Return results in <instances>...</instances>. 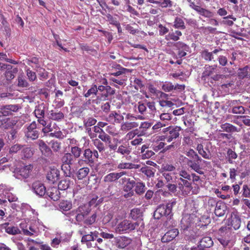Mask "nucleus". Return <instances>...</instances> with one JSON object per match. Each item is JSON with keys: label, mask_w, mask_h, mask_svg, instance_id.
I'll return each mask as SVG.
<instances>
[{"label": "nucleus", "mask_w": 250, "mask_h": 250, "mask_svg": "<svg viewBox=\"0 0 250 250\" xmlns=\"http://www.w3.org/2000/svg\"><path fill=\"white\" fill-rule=\"evenodd\" d=\"M125 217V212L120 211L116 215L115 221L112 222L113 226L117 224L115 228L116 232L120 234L128 233L136 229L137 226L139 225V222L132 223L130 221L127 220H124L119 222Z\"/></svg>", "instance_id": "f257e3e1"}, {"label": "nucleus", "mask_w": 250, "mask_h": 250, "mask_svg": "<svg viewBox=\"0 0 250 250\" xmlns=\"http://www.w3.org/2000/svg\"><path fill=\"white\" fill-rule=\"evenodd\" d=\"M90 208L88 205H83L80 206L75 211L76 219L77 222H81L84 220V223L86 225H90L93 224L96 221L97 215L96 213L93 214L90 217L85 219V216L90 212Z\"/></svg>", "instance_id": "f03ea898"}, {"label": "nucleus", "mask_w": 250, "mask_h": 250, "mask_svg": "<svg viewBox=\"0 0 250 250\" xmlns=\"http://www.w3.org/2000/svg\"><path fill=\"white\" fill-rule=\"evenodd\" d=\"M45 229H48L45 226L39 219L32 220L31 225L29 227V230H24V234L31 236L34 234H37L42 230H44Z\"/></svg>", "instance_id": "7ed1b4c3"}, {"label": "nucleus", "mask_w": 250, "mask_h": 250, "mask_svg": "<svg viewBox=\"0 0 250 250\" xmlns=\"http://www.w3.org/2000/svg\"><path fill=\"white\" fill-rule=\"evenodd\" d=\"M180 160L187 163L188 166L192 169L197 172L199 174H202L203 172L201 170L199 161L200 160H189V159L183 156H181Z\"/></svg>", "instance_id": "20e7f679"}, {"label": "nucleus", "mask_w": 250, "mask_h": 250, "mask_svg": "<svg viewBox=\"0 0 250 250\" xmlns=\"http://www.w3.org/2000/svg\"><path fill=\"white\" fill-rule=\"evenodd\" d=\"M170 206L166 205H160L155 211L154 216L156 218L159 219L162 216H167L170 214L171 211L170 210Z\"/></svg>", "instance_id": "39448f33"}, {"label": "nucleus", "mask_w": 250, "mask_h": 250, "mask_svg": "<svg viewBox=\"0 0 250 250\" xmlns=\"http://www.w3.org/2000/svg\"><path fill=\"white\" fill-rule=\"evenodd\" d=\"M59 176L60 171L58 169L54 166L49 167L46 175L47 179L48 181L54 183L59 179Z\"/></svg>", "instance_id": "423d86ee"}, {"label": "nucleus", "mask_w": 250, "mask_h": 250, "mask_svg": "<svg viewBox=\"0 0 250 250\" xmlns=\"http://www.w3.org/2000/svg\"><path fill=\"white\" fill-rule=\"evenodd\" d=\"M33 152L32 148L17 145V152L21 154L22 158H30L33 155Z\"/></svg>", "instance_id": "0eeeda50"}, {"label": "nucleus", "mask_w": 250, "mask_h": 250, "mask_svg": "<svg viewBox=\"0 0 250 250\" xmlns=\"http://www.w3.org/2000/svg\"><path fill=\"white\" fill-rule=\"evenodd\" d=\"M164 139V136L158 135H154L151 138V141L153 143L152 146L155 151H158L164 147L165 143L161 142H159V141L163 140Z\"/></svg>", "instance_id": "6e6552de"}, {"label": "nucleus", "mask_w": 250, "mask_h": 250, "mask_svg": "<svg viewBox=\"0 0 250 250\" xmlns=\"http://www.w3.org/2000/svg\"><path fill=\"white\" fill-rule=\"evenodd\" d=\"M26 136L27 138L33 140L37 139L39 136L38 131L36 130V124L35 122L32 123L27 128Z\"/></svg>", "instance_id": "1a4fd4ad"}, {"label": "nucleus", "mask_w": 250, "mask_h": 250, "mask_svg": "<svg viewBox=\"0 0 250 250\" xmlns=\"http://www.w3.org/2000/svg\"><path fill=\"white\" fill-rule=\"evenodd\" d=\"M32 189L36 194L39 196H42L46 193V189L44 185L40 182H35L32 186Z\"/></svg>", "instance_id": "9d476101"}, {"label": "nucleus", "mask_w": 250, "mask_h": 250, "mask_svg": "<svg viewBox=\"0 0 250 250\" xmlns=\"http://www.w3.org/2000/svg\"><path fill=\"white\" fill-rule=\"evenodd\" d=\"M135 186V182L134 180H130V179L127 181L126 184L125 185L124 189L126 193H125L124 196L125 198H129L131 197L133 194L132 190L133 188Z\"/></svg>", "instance_id": "9b49d317"}, {"label": "nucleus", "mask_w": 250, "mask_h": 250, "mask_svg": "<svg viewBox=\"0 0 250 250\" xmlns=\"http://www.w3.org/2000/svg\"><path fill=\"white\" fill-rule=\"evenodd\" d=\"M123 120V116L115 111H112L107 118V121L113 124L120 123Z\"/></svg>", "instance_id": "f8f14e48"}, {"label": "nucleus", "mask_w": 250, "mask_h": 250, "mask_svg": "<svg viewBox=\"0 0 250 250\" xmlns=\"http://www.w3.org/2000/svg\"><path fill=\"white\" fill-rule=\"evenodd\" d=\"M179 234L178 229H173L168 231L162 238V241L163 242H167L172 240L175 238Z\"/></svg>", "instance_id": "ddd939ff"}, {"label": "nucleus", "mask_w": 250, "mask_h": 250, "mask_svg": "<svg viewBox=\"0 0 250 250\" xmlns=\"http://www.w3.org/2000/svg\"><path fill=\"white\" fill-rule=\"evenodd\" d=\"M46 195L53 201H57L60 198V193L58 188L51 187L46 190Z\"/></svg>", "instance_id": "4468645a"}, {"label": "nucleus", "mask_w": 250, "mask_h": 250, "mask_svg": "<svg viewBox=\"0 0 250 250\" xmlns=\"http://www.w3.org/2000/svg\"><path fill=\"white\" fill-rule=\"evenodd\" d=\"M130 217L134 220L138 219V221L137 222H139V225L141 224V227L143 228V222L141 219V217L142 216V210L137 208H135L132 209L131 210L130 213Z\"/></svg>", "instance_id": "2eb2a0df"}, {"label": "nucleus", "mask_w": 250, "mask_h": 250, "mask_svg": "<svg viewBox=\"0 0 250 250\" xmlns=\"http://www.w3.org/2000/svg\"><path fill=\"white\" fill-rule=\"evenodd\" d=\"M213 241L210 237H205L200 241L199 247L203 250L204 248H208L213 245Z\"/></svg>", "instance_id": "dca6fc26"}, {"label": "nucleus", "mask_w": 250, "mask_h": 250, "mask_svg": "<svg viewBox=\"0 0 250 250\" xmlns=\"http://www.w3.org/2000/svg\"><path fill=\"white\" fill-rule=\"evenodd\" d=\"M73 184V181H71L70 177H66L61 180L58 185V189L60 190H65L67 189L71 185Z\"/></svg>", "instance_id": "f3484780"}, {"label": "nucleus", "mask_w": 250, "mask_h": 250, "mask_svg": "<svg viewBox=\"0 0 250 250\" xmlns=\"http://www.w3.org/2000/svg\"><path fill=\"white\" fill-rule=\"evenodd\" d=\"M216 65H206L205 67V70L203 73L202 77L206 80L207 77H209L211 76L213 73L216 72Z\"/></svg>", "instance_id": "a211bd4d"}, {"label": "nucleus", "mask_w": 250, "mask_h": 250, "mask_svg": "<svg viewBox=\"0 0 250 250\" xmlns=\"http://www.w3.org/2000/svg\"><path fill=\"white\" fill-rule=\"evenodd\" d=\"M125 174L124 172L118 173H110L104 177V181L105 182L114 181L122 177Z\"/></svg>", "instance_id": "6ab92c4d"}, {"label": "nucleus", "mask_w": 250, "mask_h": 250, "mask_svg": "<svg viewBox=\"0 0 250 250\" xmlns=\"http://www.w3.org/2000/svg\"><path fill=\"white\" fill-rule=\"evenodd\" d=\"M192 223L190 215L186 214L182 218L181 221V227L184 229H187Z\"/></svg>", "instance_id": "aec40b11"}, {"label": "nucleus", "mask_w": 250, "mask_h": 250, "mask_svg": "<svg viewBox=\"0 0 250 250\" xmlns=\"http://www.w3.org/2000/svg\"><path fill=\"white\" fill-rule=\"evenodd\" d=\"M33 169V166L31 165H28L27 166H25L23 168H21L20 171H19V174L18 175H17V178H18V176L19 175L21 176L23 178H27L30 172H31L32 170Z\"/></svg>", "instance_id": "412c9836"}, {"label": "nucleus", "mask_w": 250, "mask_h": 250, "mask_svg": "<svg viewBox=\"0 0 250 250\" xmlns=\"http://www.w3.org/2000/svg\"><path fill=\"white\" fill-rule=\"evenodd\" d=\"M139 126V124L135 122H126L121 125V129L123 131H127Z\"/></svg>", "instance_id": "4be33fe9"}, {"label": "nucleus", "mask_w": 250, "mask_h": 250, "mask_svg": "<svg viewBox=\"0 0 250 250\" xmlns=\"http://www.w3.org/2000/svg\"><path fill=\"white\" fill-rule=\"evenodd\" d=\"M226 210V206L224 204L218 203L215 208L214 213L217 216H223Z\"/></svg>", "instance_id": "5701e85b"}, {"label": "nucleus", "mask_w": 250, "mask_h": 250, "mask_svg": "<svg viewBox=\"0 0 250 250\" xmlns=\"http://www.w3.org/2000/svg\"><path fill=\"white\" fill-rule=\"evenodd\" d=\"M48 118L50 119L59 121L64 118V115L62 112H55L51 110L48 114Z\"/></svg>", "instance_id": "b1692460"}, {"label": "nucleus", "mask_w": 250, "mask_h": 250, "mask_svg": "<svg viewBox=\"0 0 250 250\" xmlns=\"http://www.w3.org/2000/svg\"><path fill=\"white\" fill-rule=\"evenodd\" d=\"M15 222H6L3 224L2 226L5 228L7 233L11 234H16V229L15 228Z\"/></svg>", "instance_id": "393cba45"}, {"label": "nucleus", "mask_w": 250, "mask_h": 250, "mask_svg": "<svg viewBox=\"0 0 250 250\" xmlns=\"http://www.w3.org/2000/svg\"><path fill=\"white\" fill-rule=\"evenodd\" d=\"M197 150L198 153L204 158L209 159L210 154L208 149H204L202 144H198L197 146Z\"/></svg>", "instance_id": "a878e982"}, {"label": "nucleus", "mask_w": 250, "mask_h": 250, "mask_svg": "<svg viewBox=\"0 0 250 250\" xmlns=\"http://www.w3.org/2000/svg\"><path fill=\"white\" fill-rule=\"evenodd\" d=\"M176 46L179 48L182 49L181 51H179L178 56L179 57H183L186 55V51H188L189 47L186 44L181 42H178L176 43Z\"/></svg>", "instance_id": "bb28decb"}, {"label": "nucleus", "mask_w": 250, "mask_h": 250, "mask_svg": "<svg viewBox=\"0 0 250 250\" xmlns=\"http://www.w3.org/2000/svg\"><path fill=\"white\" fill-rule=\"evenodd\" d=\"M182 35V33L180 31L176 30L175 32L169 33L166 36V40H173L174 41H177L179 39V37Z\"/></svg>", "instance_id": "cd10ccee"}, {"label": "nucleus", "mask_w": 250, "mask_h": 250, "mask_svg": "<svg viewBox=\"0 0 250 250\" xmlns=\"http://www.w3.org/2000/svg\"><path fill=\"white\" fill-rule=\"evenodd\" d=\"M131 240L128 238L124 236L118 239L117 246L120 248H124L130 244Z\"/></svg>", "instance_id": "c85d7f7f"}, {"label": "nucleus", "mask_w": 250, "mask_h": 250, "mask_svg": "<svg viewBox=\"0 0 250 250\" xmlns=\"http://www.w3.org/2000/svg\"><path fill=\"white\" fill-rule=\"evenodd\" d=\"M72 207V202L68 200H62L59 204L60 209L63 211H68Z\"/></svg>", "instance_id": "c756f323"}, {"label": "nucleus", "mask_w": 250, "mask_h": 250, "mask_svg": "<svg viewBox=\"0 0 250 250\" xmlns=\"http://www.w3.org/2000/svg\"><path fill=\"white\" fill-rule=\"evenodd\" d=\"M38 144L42 154L46 155L49 154L50 152V149L49 147L47 146L43 141H38Z\"/></svg>", "instance_id": "7c9ffc66"}, {"label": "nucleus", "mask_w": 250, "mask_h": 250, "mask_svg": "<svg viewBox=\"0 0 250 250\" xmlns=\"http://www.w3.org/2000/svg\"><path fill=\"white\" fill-rule=\"evenodd\" d=\"M93 235L90 234L84 235L82 238V242L83 243H86L88 248L92 247L91 242L94 241Z\"/></svg>", "instance_id": "2f4dec72"}, {"label": "nucleus", "mask_w": 250, "mask_h": 250, "mask_svg": "<svg viewBox=\"0 0 250 250\" xmlns=\"http://www.w3.org/2000/svg\"><path fill=\"white\" fill-rule=\"evenodd\" d=\"M16 110V106L12 105H9L6 106L4 108L0 111V117L2 116H7L11 114L12 111H15Z\"/></svg>", "instance_id": "473e14b6"}, {"label": "nucleus", "mask_w": 250, "mask_h": 250, "mask_svg": "<svg viewBox=\"0 0 250 250\" xmlns=\"http://www.w3.org/2000/svg\"><path fill=\"white\" fill-rule=\"evenodd\" d=\"M241 219L240 217L237 215L232 216L231 217V225L235 230L239 229L241 226Z\"/></svg>", "instance_id": "72a5a7b5"}, {"label": "nucleus", "mask_w": 250, "mask_h": 250, "mask_svg": "<svg viewBox=\"0 0 250 250\" xmlns=\"http://www.w3.org/2000/svg\"><path fill=\"white\" fill-rule=\"evenodd\" d=\"M165 130H168L169 133V135L172 138H176L179 135V132L181 130V128L179 126H175L174 127H168L165 128Z\"/></svg>", "instance_id": "f704fd0d"}, {"label": "nucleus", "mask_w": 250, "mask_h": 250, "mask_svg": "<svg viewBox=\"0 0 250 250\" xmlns=\"http://www.w3.org/2000/svg\"><path fill=\"white\" fill-rule=\"evenodd\" d=\"M74 159L73 156L69 153H66L64 154L62 158V163L72 165L74 162Z\"/></svg>", "instance_id": "c9c22d12"}, {"label": "nucleus", "mask_w": 250, "mask_h": 250, "mask_svg": "<svg viewBox=\"0 0 250 250\" xmlns=\"http://www.w3.org/2000/svg\"><path fill=\"white\" fill-rule=\"evenodd\" d=\"M221 49H215L212 52H208L207 51H204L202 52V57L207 61H211L213 59V54H217Z\"/></svg>", "instance_id": "e433bc0d"}, {"label": "nucleus", "mask_w": 250, "mask_h": 250, "mask_svg": "<svg viewBox=\"0 0 250 250\" xmlns=\"http://www.w3.org/2000/svg\"><path fill=\"white\" fill-rule=\"evenodd\" d=\"M20 221L19 226L21 229H17V234L18 233H23L24 234V230H29L27 229V220L24 219H21Z\"/></svg>", "instance_id": "4c0bfd02"}, {"label": "nucleus", "mask_w": 250, "mask_h": 250, "mask_svg": "<svg viewBox=\"0 0 250 250\" xmlns=\"http://www.w3.org/2000/svg\"><path fill=\"white\" fill-rule=\"evenodd\" d=\"M148 90L150 91V92L153 94L154 96H155L156 98H162L166 95V94L164 93L157 90L152 85H150L149 86Z\"/></svg>", "instance_id": "58836bf2"}, {"label": "nucleus", "mask_w": 250, "mask_h": 250, "mask_svg": "<svg viewBox=\"0 0 250 250\" xmlns=\"http://www.w3.org/2000/svg\"><path fill=\"white\" fill-rule=\"evenodd\" d=\"M89 169L88 167L80 168L77 172V177L79 179H83L85 178L89 173Z\"/></svg>", "instance_id": "ea45409f"}, {"label": "nucleus", "mask_w": 250, "mask_h": 250, "mask_svg": "<svg viewBox=\"0 0 250 250\" xmlns=\"http://www.w3.org/2000/svg\"><path fill=\"white\" fill-rule=\"evenodd\" d=\"M138 167L139 166L138 165H134L129 163H121L118 166V168L120 169H131Z\"/></svg>", "instance_id": "a19ab883"}, {"label": "nucleus", "mask_w": 250, "mask_h": 250, "mask_svg": "<svg viewBox=\"0 0 250 250\" xmlns=\"http://www.w3.org/2000/svg\"><path fill=\"white\" fill-rule=\"evenodd\" d=\"M174 26L176 28L184 29L185 23L183 20L180 18H176L174 22Z\"/></svg>", "instance_id": "79ce46f5"}, {"label": "nucleus", "mask_w": 250, "mask_h": 250, "mask_svg": "<svg viewBox=\"0 0 250 250\" xmlns=\"http://www.w3.org/2000/svg\"><path fill=\"white\" fill-rule=\"evenodd\" d=\"M185 153L188 157L191 159V160H200L199 156L192 149H189L188 151H186Z\"/></svg>", "instance_id": "37998d69"}, {"label": "nucleus", "mask_w": 250, "mask_h": 250, "mask_svg": "<svg viewBox=\"0 0 250 250\" xmlns=\"http://www.w3.org/2000/svg\"><path fill=\"white\" fill-rule=\"evenodd\" d=\"M71 165L62 163V169L66 177H70Z\"/></svg>", "instance_id": "c03bdc74"}, {"label": "nucleus", "mask_w": 250, "mask_h": 250, "mask_svg": "<svg viewBox=\"0 0 250 250\" xmlns=\"http://www.w3.org/2000/svg\"><path fill=\"white\" fill-rule=\"evenodd\" d=\"M247 109L242 106H234L232 108V112L234 114L248 113Z\"/></svg>", "instance_id": "a18cd8bd"}, {"label": "nucleus", "mask_w": 250, "mask_h": 250, "mask_svg": "<svg viewBox=\"0 0 250 250\" xmlns=\"http://www.w3.org/2000/svg\"><path fill=\"white\" fill-rule=\"evenodd\" d=\"M175 169V167L171 164H163L162 166V172L167 171V172H171Z\"/></svg>", "instance_id": "49530a36"}, {"label": "nucleus", "mask_w": 250, "mask_h": 250, "mask_svg": "<svg viewBox=\"0 0 250 250\" xmlns=\"http://www.w3.org/2000/svg\"><path fill=\"white\" fill-rule=\"evenodd\" d=\"M35 114L36 116L38 118H42L44 116V111L43 108H42V106H39L38 107H36L35 111Z\"/></svg>", "instance_id": "de8ad7c7"}, {"label": "nucleus", "mask_w": 250, "mask_h": 250, "mask_svg": "<svg viewBox=\"0 0 250 250\" xmlns=\"http://www.w3.org/2000/svg\"><path fill=\"white\" fill-rule=\"evenodd\" d=\"M94 144L95 147L98 149L100 152H103V151H104L105 148L104 145L99 140H94Z\"/></svg>", "instance_id": "09e8293b"}, {"label": "nucleus", "mask_w": 250, "mask_h": 250, "mask_svg": "<svg viewBox=\"0 0 250 250\" xmlns=\"http://www.w3.org/2000/svg\"><path fill=\"white\" fill-rule=\"evenodd\" d=\"M141 171L147 177H153L154 175V172L153 171L152 168L150 167H142L141 168Z\"/></svg>", "instance_id": "8fccbe9b"}, {"label": "nucleus", "mask_w": 250, "mask_h": 250, "mask_svg": "<svg viewBox=\"0 0 250 250\" xmlns=\"http://www.w3.org/2000/svg\"><path fill=\"white\" fill-rule=\"evenodd\" d=\"M92 154V151L90 149H86L84 151V156L88 162L92 163L94 161Z\"/></svg>", "instance_id": "3c124183"}, {"label": "nucleus", "mask_w": 250, "mask_h": 250, "mask_svg": "<svg viewBox=\"0 0 250 250\" xmlns=\"http://www.w3.org/2000/svg\"><path fill=\"white\" fill-rule=\"evenodd\" d=\"M178 187L184 195H187L189 194L192 189V188L188 187V188L186 187H184V186H183L181 184H178Z\"/></svg>", "instance_id": "603ef678"}, {"label": "nucleus", "mask_w": 250, "mask_h": 250, "mask_svg": "<svg viewBox=\"0 0 250 250\" xmlns=\"http://www.w3.org/2000/svg\"><path fill=\"white\" fill-rule=\"evenodd\" d=\"M97 92H98L97 87L96 85H94L84 94V96L85 97H88L92 95H96Z\"/></svg>", "instance_id": "864d4df0"}, {"label": "nucleus", "mask_w": 250, "mask_h": 250, "mask_svg": "<svg viewBox=\"0 0 250 250\" xmlns=\"http://www.w3.org/2000/svg\"><path fill=\"white\" fill-rule=\"evenodd\" d=\"M145 185L142 183H137L135 187V191L138 194H141L145 191Z\"/></svg>", "instance_id": "5fc2aeb1"}, {"label": "nucleus", "mask_w": 250, "mask_h": 250, "mask_svg": "<svg viewBox=\"0 0 250 250\" xmlns=\"http://www.w3.org/2000/svg\"><path fill=\"white\" fill-rule=\"evenodd\" d=\"M28 64L33 68H38V59L37 58H33L31 60L28 61Z\"/></svg>", "instance_id": "6e6d98bb"}, {"label": "nucleus", "mask_w": 250, "mask_h": 250, "mask_svg": "<svg viewBox=\"0 0 250 250\" xmlns=\"http://www.w3.org/2000/svg\"><path fill=\"white\" fill-rule=\"evenodd\" d=\"M18 86L26 88L28 86V83L23 78L19 76L18 78Z\"/></svg>", "instance_id": "4d7b16f0"}, {"label": "nucleus", "mask_w": 250, "mask_h": 250, "mask_svg": "<svg viewBox=\"0 0 250 250\" xmlns=\"http://www.w3.org/2000/svg\"><path fill=\"white\" fill-rule=\"evenodd\" d=\"M163 176L168 182H173L174 181V176L172 175L171 172H167V171L162 172Z\"/></svg>", "instance_id": "13d9d810"}, {"label": "nucleus", "mask_w": 250, "mask_h": 250, "mask_svg": "<svg viewBox=\"0 0 250 250\" xmlns=\"http://www.w3.org/2000/svg\"><path fill=\"white\" fill-rule=\"evenodd\" d=\"M227 154L229 157V161L230 163H232V160L236 159L237 156L236 153L231 149H229L228 150Z\"/></svg>", "instance_id": "bf43d9fd"}, {"label": "nucleus", "mask_w": 250, "mask_h": 250, "mask_svg": "<svg viewBox=\"0 0 250 250\" xmlns=\"http://www.w3.org/2000/svg\"><path fill=\"white\" fill-rule=\"evenodd\" d=\"M71 152L75 158H78L81 154V149L77 146H74L71 147Z\"/></svg>", "instance_id": "052dcab7"}, {"label": "nucleus", "mask_w": 250, "mask_h": 250, "mask_svg": "<svg viewBox=\"0 0 250 250\" xmlns=\"http://www.w3.org/2000/svg\"><path fill=\"white\" fill-rule=\"evenodd\" d=\"M174 89V86L171 83H166L162 85V89L166 92H169Z\"/></svg>", "instance_id": "680f3d73"}, {"label": "nucleus", "mask_w": 250, "mask_h": 250, "mask_svg": "<svg viewBox=\"0 0 250 250\" xmlns=\"http://www.w3.org/2000/svg\"><path fill=\"white\" fill-rule=\"evenodd\" d=\"M105 130L107 133L113 136H115L118 134V132L116 130L115 127L113 125L107 126Z\"/></svg>", "instance_id": "e2e57ef3"}, {"label": "nucleus", "mask_w": 250, "mask_h": 250, "mask_svg": "<svg viewBox=\"0 0 250 250\" xmlns=\"http://www.w3.org/2000/svg\"><path fill=\"white\" fill-rule=\"evenodd\" d=\"M100 235L105 239H111L114 238V235L112 233H109L103 230H101Z\"/></svg>", "instance_id": "0e129e2a"}, {"label": "nucleus", "mask_w": 250, "mask_h": 250, "mask_svg": "<svg viewBox=\"0 0 250 250\" xmlns=\"http://www.w3.org/2000/svg\"><path fill=\"white\" fill-rule=\"evenodd\" d=\"M160 120L162 122L169 121L171 119V115L168 113H164L160 115Z\"/></svg>", "instance_id": "69168bd1"}, {"label": "nucleus", "mask_w": 250, "mask_h": 250, "mask_svg": "<svg viewBox=\"0 0 250 250\" xmlns=\"http://www.w3.org/2000/svg\"><path fill=\"white\" fill-rule=\"evenodd\" d=\"M214 192L216 194L217 197L221 198L223 199H226L229 197V195L228 194H222V191L219 189H215L214 190Z\"/></svg>", "instance_id": "338daca9"}, {"label": "nucleus", "mask_w": 250, "mask_h": 250, "mask_svg": "<svg viewBox=\"0 0 250 250\" xmlns=\"http://www.w3.org/2000/svg\"><path fill=\"white\" fill-rule=\"evenodd\" d=\"M222 128L228 132L234 131L236 129L235 127L229 124H225L223 125Z\"/></svg>", "instance_id": "774afa93"}]
</instances>
